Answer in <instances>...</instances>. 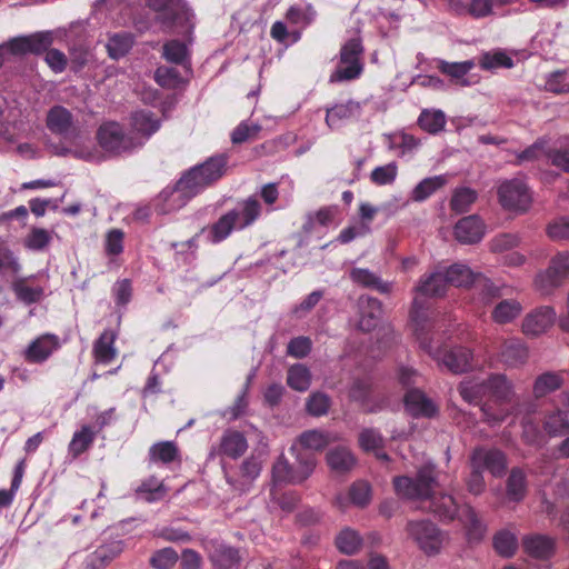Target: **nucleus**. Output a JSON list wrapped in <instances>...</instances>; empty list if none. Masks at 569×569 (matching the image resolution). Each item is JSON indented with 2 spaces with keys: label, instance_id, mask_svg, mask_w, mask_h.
<instances>
[{
  "label": "nucleus",
  "instance_id": "nucleus-1",
  "mask_svg": "<svg viewBox=\"0 0 569 569\" xmlns=\"http://www.w3.org/2000/svg\"><path fill=\"white\" fill-rule=\"evenodd\" d=\"M228 161L229 157L220 153L193 166L178 180L172 197L189 200L213 186L226 174Z\"/></svg>",
  "mask_w": 569,
  "mask_h": 569
},
{
  "label": "nucleus",
  "instance_id": "nucleus-2",
  "mask_svg": "<svg viewBox=\"0 0 569 569\" xmlns=\"http://www.w3.org/2000/svg\"><path fill=\"white\" fill-rule=\"evenodd\" d=\"M262 207L254 196H250L223 213L209 231L212 243L226 240L234 230H244L252 226L261 216Z\"/></svg>",
  "mask_w": 569,
  "mask_h": 569
},
{
  "label": "nucleus",
  "instance_id": "nucleus-3",
  "mask_svg": "<svg viewBox=\"0 0 569 569\" xmlns=\"http://www.w3.org/2000/svg\"><path fill=\"white\" fill-rule=\"evenodd\" d=\"M147 4L157 13L156 21L163 31L177 30L184 37L191 36L196 17L184 0H147Z\"/></svg>",
  "mask_w": 569,
  "mask_h": 569
},
{
  "label": "nucleus",
  "instance_id": "nucleus-4",
  "mask_svg": "<svg viewBox=\"0 0 569 569\" xmlns=\"http://www.w3.org/2000/svg\"><path fill=\"white\" fill-rule=\"evenodd\" d=\"M393 488L402 499L427 501L437 486V472L432 463L422 466L415 478L398 476L393 478Z\"/></svg>",
  "mask_w": 569,
  "mask_h": 569
},
{
  "label": "nucleus",
  "instance_id": "nucleus-5",
  "mask_svg": "<svg viewBox=\"0 0 569 569\" xmlns=\"http://www.w3.org/2000/svg\"><path fill=\"white\" fill-rule=\"evenodd\" d=\"M363 53L365 48L360 36L347 40L340 48L339 60L329 81L337 83L358 79L365 68Z\"/></svg>",
  "mask_w": 569,
  "mask_h": 569
},
{
  "label": "nucleus",
  "instance_id": "nucleus-6",
  "mask_svg": "<svg viewBox=\"0 0 569 569\" xmlns=\"http://www.w3.org/2000/svg\"><path fill=\"white\" fill-rule=\"evenodd\" d=\"M421 347L437 361L439 366H443L452 373H462L471 366L472 353L466 347H455L450 349H433L429 342H426L418 333Z\"/></svg>",
  "mask_w": 569,
  "mask_h": 569
},
{
  "label": "nucleus",
  "instance_id": "nucleus-7",
  "mask_svg": "<svg viewBox=\"0 0 569 569\" xmlns=\"http://www.w3.org/2000/svg\"><path fill=\"white\" fill-rule=\"evenodd\" d=\"M97 137L106 151L117 156L139 149V142H134L130 132L126 133L117 122L102 124Z\"/></svg>",
  "mask_w": 569,
  "mask_h": 569
},
{
  "label": "nucleus",
  "instance_id": "nucleus-8",
  "mask_svg": "<svg viewBox=\"0 0 569 569\" xmlns=\"http://www.w3.org/2000/svg\"><path fill=\"white\" fill-rule=\"evenodd\" d=\"M498 197L505 209L513 211L525 212L532 202L527 184L520 179L503 181L498 188Z\"/></svg>",
  "mask_w": 569,
  "mask_h": 569
},
{
  "label": "nucleus",
  "instance_id": "nucleus-9",
  "mask_svg": "<svg viewBox=\"0 0 569 569\" xmlns=\"http://www.w3.org/2000/svg\"><path fill=\"white\" fill-rule=\"evenodd\" d=\"M569 278V252L563 251L557 253L550 261L548 269L537 274L536 287L543 293L548 295L552 289L559 287Z\"/></svg>",
  "mask_w": 569,
  "mask_h": 569
},
{
  "label": "nucleus",
  "instance_id": "nucleus-10",
  "mask_svg": "<svg viewBox=\"0 0 569 569\" xmlns=\"http://www.w3.org/2000/svg\"><path fill=\"white\" fill-rule=\"evenodd\" d=\"M409 536L427 555L439 552L443 538L438 527L429 520L410 521L407 526Z\"/></svg>",
  "mask_w": 569,
  "mask_h": 569
},
{
  "label": "nucleus",
  "instance_id": "nucleus-11",
  "mask_svg": "<svg viewBox=\"0 0 569 569\" xmlns=\"http://www.w3.org/2000/svg\"><path fill=\"white\" fill-rule=\"evenodd\" d=\"M47 127L51 133L64 140L61 146L50 142L52 152L58 156H64L69 151L70 131H71V113L61 106L51 108L47 116Z\"/></svg>",
  "mask_w": 569,
  "mask_h": 569
},
{
  "label": "nucleus",
  "instance_id": "nucleus-12",
  "mask_svg": "<svg viewBox=\"0 0 569 569\" xmlns=\"http://www.w3.org/2000/svg\"><path fill=\"white\" fill-rule=\"evenodd\" d=\"M489 295L498 299L490 310V319L498 326H506L516 321L523 311L522 303L516 298H501L500 289L490 286Z\"/></svg>",
  "mask_w": 569,
  "mask_h": 569
},
{
  "label": "nucleus",
  "instance_id": "nucleus-13",
  "mask_svg": "<svg viewBox=\"0 0 569 569\" xmlns=\"http://www.w3.org/2000/svg\"><path fill=\"white\" fill-rule=\"evenodd\" d=\"M471 467L488 470L493 477H502L507 469V459L502 451L493 448H476L470 457Z\"/></svg>",
  "mask_w": 569,
  "mask_h": 569
},
{
  "label": "nucleus",
  "instance_id": "nucleus-14",
  "mask_svg": "<svg viewBox=\"0 0 569 569\" xmlns=\"http://www.w3.org/2000/svg\"><path fill=\"white\" fill-rule=\"evenodd\" d=\"M14 56L26 53H41L49 49L53 42V34L50 31L34 32L29 36H20L8 40Z\"/></svg>",
  "mask_w": 569,
  "mask_h": 569
},
{
  "label": "nucleus",
  "instance_id": "nucleus-15",
  "mask_svg": "<svg viewBox=\"0 0 569 569\" xmlns=\"http://www.w3.org/2000/svg\"><path fill=\"white\" fill-rule=\"evenodd\" d=\"M161 127V121L152 112L140 110L131 114L130 134L134 142H139V148L150 139Z\"/></svg>",
  "mask_w": 569,
  "mask_h": 569
},
{
  "label": "nucleus",
  "instance_id": "nucleus-16",
  "mask_svg": "<svg viewBox=\"0 0 569 569\" xmlns=\"http://www.w3.org/2000/svg\"><path fill=\"white\" fill-rule=\"evenodd\" d=\"M555 320L556 311L551 307H539L525 317L522 331L527 336H539L546 332Z\"/></svg>",
  "mask_w": 569,
  "mask_h": 569
},
{
  "label": "nucleus",
  "instance_id": "nucleus-17",
  "mask_svg": "<svg viewBox=\"0 0 569 569\" xmlns=\"http://www.w3.org/2000/svg\"><path fill=\"white\" fill-rule=\"evenodd\" d=\"M406 410L416 418H433L438 415V406L419 389H410L405 396Z\"/></svg>",
  "mask_w": 569,
  "mask_h": 569
},
{
  "label": "nucleus",
  "instance_id": "nucleus-18",
  "mask_svg": "<svg viewBox=\"0 0 569 569\" xmlns=\"http://www.w3.org/2000/svg\"><path fill=\"white\" fill-rule=\"evenodd\" d=\"M483 236L485 223L476 214L463 217L455 226V237L460 243H478L482 240Z\"/></svg>",
  "mask_w": 569,
  "mask_h": 569
},
{
  "label": "nucleus",
  "instance_id": "nucleus-19",
  "mask_svg": "<svg viewBox=\"0 0 569 569\" xmlns=\"http://www.w3.org/2000/svg\"><path fill=\"white\" fill-rule=\"evenodd\" d=\"M359 329L362 331H371L377 327L382 317V303L377 298L361 296L359 298Z\"/></svg>",
  "mask_w": 569,
  "mask_h": 569
},
{
  "label": "nucleus",
  "instance_id": "nucleus-20",
  "mask_svg": "<svg viewBox=\"0 0 569 569\" xmlns=\"http://www.w3.org/2000/svg\"><path fill=\"white\" fill-rule=\"evenodd\" d=\"M123 550L120 540H112L99 546L92 553L86 558L84 569H103Z\"/></svg>",
  "mask_w": 569,
  "mask_h": 569
},
{
  "label": "nucleus",
  "instance_id": "nucleus-21",
  "mask_svg": "<svg viewBox=\"0 0 569 569\" xmlns=\"http://www.w3.org/2000/svg\"><path fill=\"white\" fill-rule=\"evenodd\" d=\"M209 558L220 569H229L239 561L238 550L219 540H210L206 545Z\"/></svg>",
  "mask_w": 569,
  "mask_h": 569
},
{
  "label": "nucleus",
  "instance_id": "nucleus-22",
  "mask_svg": "<svg viewBox=\"0 0 569 569\" xmlns=\"http://www.w3.org/2000/svg\"><path fill=\"white\" fill-rule=\"evenodd\" d=\"M448 286L449 281L445 271L437 270L430 274L422 276L415 290L418 296L433 298L443 296Z\"/></svg>",
  "mask_w": 569,
  "mask_h": 569
},
{
  "label": "nucleus",
  "instance_id": "nucleus-23",
  "mask_svg": "<svg viewBox=\"0 0 569 569\" xmlns=\"http://www.w3.org/2000/svg\"><path fill=\"white\" fill-rule=\"evenodd\" d=\"M248 449V442L243 433L237 430H226L221 437L218 455L231 459L240 458Z\"/></svg>",
  "mask_w": 569,
  "mask_h": 569
},
{
  "label": "nucleus",
  "instance_id": "nucleus-24",
  "mask_svg": "<svg viewBox=\"0 0 569 569\" xmlns=\"http://www.w3.org/2000/svg\"><path fill=\"white\" fill-rule=\"evenodd\" d=\"M350 280L363 288L375 289L387 295L392 290V282L383 281L377 273L367 268H352L349 272Z\"/></svg>",
  "mask_w": 569,
  "mask_h": 569
},
{
  "label": "nucleus",
  "instance_id": "nucleus-25",
  "mask_svg": "<svg viewBox=\"0 0 569 569\" xmlns=\"http://www.w3.org/2000/svg\"><path fill=\"white\" fill-rule=\"evenodd\" d=\"M459 520L463 525L467 538L470 542H479L485 537L487 526L471 506L466 505L462 507L459 513Z\"/></svg>",
  "mask_w": 569,
  "mask_h": 569
},
{
  "label": "nucleus",
  "instance_id": "nucleus-26",
  "mask_svg": "<svg viewBox=\"0 0 569 569\" xmlns=\"http://www.w3.org/2000/svg\"><path fill=\"white\" fill-rule=\"evenodd\" d=\"M361 104L358 101L349 100L343 103L335 104L327 110L326 123L330 129H337L345 120L359 117Z\"/></svg>",
  "mask_w": 569,
  "mask_h": 569
},
{
  "label": "nucleus",
  "instance_id": "nucleus-27",
  "mask_svg": "<svg viewBox=\"0 0 569 569\" xmlns=\"http://www.w3.org/2000/svg\"><path fill=\"white\" fill-rule=\"evenodd\" d=\"M458 390L461 398L470 405H478L485 397H489L487 379L479 377L462 380Z\"/></svg>",
  "mask_w": 569,
  "mask_h": 569
},
{
  "label": "nucleus",
  "instance_id": "nucleus-28",
  "mask_svg": "<svg viewBox=\"0 0 569 569\" xmlns=\"http://www.w3.org/2000/svg\"><path fill=\"white\" fill-rule=\"evenodd\" d=\"M500 360L508 367H519L528 359V348L519 339H510L502 343Z\"/></svg>",
  "mask_w": 569,
  "mask_h": 569
},
{
  "label": "nucleus",
  "instance_id": "nucleus-29",
  "mask_svg": "<svg viewBox=\"0 0 569 569\" xmlns=\"http://www.w3.org/2000/svg\"><path fill=\"white\" fill-rule=\"evenodd\" d=\"M117 335L112 330H104L93 345V356L97 362L108 365L114 360L118 352L114 347Z\"/></svg>",
  "mask_w": 569,
  "mask_h": 569
},
{
  "label": "nucleus",
  "instance_id": "nucleus-30",
  "mask_svg": "<svg viewBox=\"0 0 569 569\" xmlns=\"http://www.w3.org/2000/svg\"><path fill=\"white\" fill-rule=\"evenodd\" d=\"M58 346L59 343L56 336L43 335L29 346L26 351V358L31 362L44 361Z\"/></svg>",
  "mask_w": 569,
  "mask_h": 569
},
{
  "label": "nucleus",
  "instance_id": "nucleus-31",
  "mask_svg": "<svg viewBox=\"0 0 569 569\" xmlns=\"http://www.w3.org/2000/svg\"><path fill=\"white\" fill-rule=\"evenodd\" d=\"M449 284L455 287H469L477 280L483 279L489 282L481 273L473 272L467 264L455 263L445 270Z\"/></svg>",
  "mask_w": 569,
  "mask_h": 569
},
{
  "label": "nucleus",
  "instance_id": "nucleus-32",
  "mask_svg": "<svg viewBox=\"0 0 569 569\" xmlns=\"http://www.w3.org/2000/svg\"><path fill=\"white\" fill-rule=\"evenodd\" d=\"M327 463L337 473L350 471L356 465V458L349 448L339 446L327 453Z\"/></svg>",
  "mask_w": 569,
  "mask_h": 569
},
{
  "label": "nucleus",
  "instance_id": "nucleus-33",
  "mask_svg": "<svg viewBox=\"0 0 569 569\" xmlns=\"http://www.w3.org/2000/svg\"><path fill=\"white\" fill-rule=\"evenodd\" d=\"M429 510L442 520L451 521L458 515V505L451 495L433 496L427 500Z\"/></svg>",
  "mask_w": 569,
  "mask_h": 569
},
{
  "label": "nucleus",
  "instance_id": "nucleus-34",
  "mask_svg": "<svg viewBox=\"0 0 569 569\" xmlns=\"http://www.w3.org/2000/svg\"><path fill=\"white\" fill-rule=\"evenodd\" d=\"M553 540L547 536L536 535L523 539V548L531 557L547 559L553 553Z\"/></svg>",
  "mask_w": 569,
  "mask_h": 569
},
{
  "label": "nucleus",
  "instance_id": "nucleus-35",
  "mask_svg": "<svg viewBox=\"0 0 569 569\" xmlns=\"http://www.w3.org/2000/svg\"><path fill=\"white\" fill-rule=\"evenodd\" d=\"M543 430L550 437H561L569 433V419L565 411L559 409L546 413L542 423Z\"/></svg>",
  "mask_w": 569,
  "mask_h": 569
},
{
  "label": "nucleus",
  "instance_id": "nucleus-36",
  "mask_svg": "<svg viewBox=\"0 0 569 569\" xmlns=\"http://www.w3.org/2000/svg\"><path fill=\"white\" fill-rule=\"evenodd\" d=\"M136 493L139 498L148 502H153L162 499L166 496L167 488L157 477L150 476L149 478L141 481V483L136 489Z\"/></svg>",
  "mask_w": 569,
  "mask_h": 569
},
{
  "label": "nucleus",
  "instance_id": "nucleus-37",
  "mask_svg": "<svg viewBox=\"0 0 569 569\" xmlns=\"http://www.w3.org/2000/svg\"><path fill=\"white\" fill-rule=\"evenodd\" d=\"M262 470V460L259 457L250 456L247 458L241 467V478L242 482L238 486L230 478H228V482L237 490L244 491V486L250 485L253 480H256Z\"/></svg>",
  "mask_w": 569,
  "mask_h": 569
},
{
  "label": "nucleus",
  "instance_id": "nucleus-38",
  "mask_svg": "<svg viewBox=\"0 0 569 569\" xmlns=\"http://www.w3.org/2000/svg\"><path fill=\"white\" fill-rule=\"evenodd\" d=\"M179 457V449L173 441H161L149 449V460L152 463L168 465Z\"/></svg>",
  "mask_w": 569,
  "mask_h": 569
},
{
  "label": "nucleus",
  "instance_id": "nucleus-39",
  "mask_svg": "<svg viewBox=\"0 0 569 569\" xmlns=\"http://www.w3.org/2000/svg\"><path fill=\"white\" fill-rule=\"evenodd\" d=\"M446 114L437 109H425L418 118L419 127L430 134L441 132L446 127Z\"/></svg>",
  "mask_w": 569,
  "mask_h": 569
},
{
  "label": "nucleus",
  "instance_id": "nucleus-40",
  "mask_svg": "<svg viewBox=\"0 0 569 569\" xmlns=\"http://www.w3.org/2000/svg\"><path fill=\"white\" fill-rule=\"evenodd\" d=\"M488 395L496 401H510L513 395L512 385L503 375H491L487 378Z\"/></svg>",
  "mask_w": 569,
  "mask_h": 569
},
{
  "label": "nucleus",
  "instance_id": "nucleus-41",
  "mask_svg": "<svg viewBox=\"0 0 569 569\" xmlns=\"http://www.w3.org/2000/svg\"><path fill=\"white\" fill-rule=\"evenodd\" d=\"M478 64L483 70L495 71L500 68H512L513 60L507 52L498 49L483 52L479 58Z\"/></svg>",
  "mask_w": 569,
  "mask_h": 569
},
{
  "label": "nucleus",
  "instance_id": "nucleus-42",
  "mask_svg": "<svg viewBox=\"0 0 569 569\" xmlns=\"http://www.w3.org/2000/svg\"><path fill=\"white\" fill-rule=\"evenodd\" d=\"M475 66L476 63L473 60H466L461 62L439 60L438 69L451 79L459 81L462 86H468L469 82L463 78L475 68Z\"/></svg>",
  "mask_w": 569,
  "mask_h": 569
},
{
  "label": "nucleus",
  "instance_id": "nucleus-43",
  "mask_svg": "<svg viewBox=\"0 0 569 569\" xmlns=\"http://www.w3.org/2000/svg\"><path fill=\"white\" fill-rule=\"evenodd\" d=\"M447 182L443 176L425 178L412 190L411 199L416 202H422L442 188Z\"/></svg>",
  "mask_w": 569,
  "mask_h": 569
},
{
  "label": "nucleus",
  "instance_id": "nucleus-44",
  "mask_svg": "<svg viewBox=\"0 0 569 569\" xmlns=\"http://www.w3.org/2000/svg\"><path fill=\"white\" fill-rule=\"evenodd\" d=\"M336 439L337 437L329 432L313 429L301 433L299 437V442L305 449L318 451L322 450Z\"/></svg>",
  "mask_w": 569,
  "mask_h": 569
},
{
  "label": "nucleus",
  "instance_id": "nucleus-45",
  "mask_svg": "<svg viewBox=\"0 0 569 569\" xmlns=\"http://www.w3.org/2000/svg\"><path fill=\"white\" fill-rule=\"evenodd\" d=\"M288 386L297 391H306L311 385L310 370L301 363L293 365L289 368L287 375Z\"/></svg>",
  "mask_w": 569,
  "mask_h": 569
},
{
  "label": "nucleus",
  "instance_id": "nucleus-46",
  "mask_svg": "<svg viewBox=\"0 0 569 569\" xmlns=\"http://www.w3.org/2000/svg\"><path fill=\"white\" fill-rule=\"evenodd\" d=\"M361 545L362 538L351 528L342 529L336 537V546L338 550L346 555L356 553L360 549Z\"/></svg>",
  "mask_w": 569,
  "mask_h": 569
},
{
  "label": "nucleus",
  "instance_id": "nucleus-47",
  "mask_svg": "<svg viewBox=\"0 0 569 569\" xmlns=\"http://www.w3.org/2000/svg\"><path fill=\"white\" fill-rule=\"evenodd\" d=\"M133 37L128 32L114 33L110 36L107 50L111 58L119 59L126 56L132 48Z\"/></svg>",
  "mask_w": 569,
  "mask_h": 569
},
{
  "label": "nucleus",
  "instance_id": "nucleus-48",
  "mask_svg": "<svg viewBox=\"0 0 569 569\" xmlns=\"http://www.w3.org/2000/svg\"><path fill=\"white\" fill-rule=\"evenodd\" d=\"M563 380L560 375L555 372H545L537 377L533 383V395L536 398L545 397L546 395L559 389Z\"/></svg>",
  "mask_w": 569,
  "mask_h": 569
},
{
  "label": "nucleus",
  "instance_id": "nucleus-49",
  "mask_svg": "<svg viewBox=\"0 0 569 569\" xmlns=\"http://www.w3.org/2000/svg\"><path fill=\"white\" fill-rule=\"evenodd\" d=\"M12 289L17 298L26 305L38 302L43 296V289L41 287L29 286L24 278L17 279L12 284Z\"/></svg>",
  "mask_w": 569,
  "mask_h": 569
},
{
  "label": "nucleus",
  "instance_id": "nucleus-50",
  "mask_svg": "<svg viewBox=\"0 0 569 569\" xmlns=\"http://www.w3.org/2000/svg\"><path fill=\"white\" fill-rule=\"evenodd\" d=\"M477 192L471 188H458L452 194L450 207L457 213L467 212L477 200Z\"/></svg>",
  "mask_w": 569,
  "mask_h": 569
},
{
  "label": "nucleus",
  "instance_id": "nucleus-51",
  "mask_svg": "<svg viewBox=\"0 0 569 569\" xmlns=\"http://www.w3.org/2000/svg\"><path fill=\"white\" fill-rule=\"evenodd\" d=\"M335 214L336 209L332 207H325L319 209L317 212L308 213L302 229L306 233H311L317 226L327 227L332 222Z\"/></svg>",
  "mask_w": 569,
  "mask_h": 569
},
{
  "label": "nucleus",
  "instance_id": "nucleus-52",
  "mask_svg": "<svg viewBox=\"0 0 569 569\" xmlns=\"http://www.w3.org/2000/svg\"><path fill=\"white\" fill-rule=\"evenodd\" d=\"M317 11L310 3L305 7L291 6L286 13V18L290 23L299 24L301 27L311 24L315 21Z\"/></svg>",
  "mask_w": 569,
  "mask_h": 569
},
{
  "label": "nucleus",
  "instance_id": "nucleus-53",
  "mask_svg": "<svg viewBox=\"0 0 569 569\" xmlns=\"http://www.w3.org/2000/svg\"><path fill=\"white\" fill-rule=\"evenodd\" d=\"M297 472L283 455H281L272 467V480L274 483H297Z\"/></svg>",
  "mask_w": 569,
  "mask_h": 569
},
{
  "label": "nucleus",
  "instance_id": "nucleus-54",
  "mask_svg": "<svg viewBox=\"0 0 569 569\" xmlns=\"http://www.w3.org/2000/svg\"><path fill=\"white\" fill-rule=\"evenodd\" d=\"M507 495L512 501H520L526 495V476L522 470L512 469L507 481Z\"/></svg>",
  "mask_w": 569,
  "mask_h": 569
},
{
  "label": "nucleus",
  "instance_id": "nucleus-55",
  "mask_svg": "<svg viewBox=\"0 0 569 569\" xmlns=\"http://www.w3.org/2000/svg\"><path fill=\"white\" fill-rule=\"evenodd\" d=\"M360 447L366 451H376V456L379 459L387 460L388 456L385 452H380L383 443L382 436L375 429H365L359 436Z\"/></svg>",
  "mask_w": 569,
  "mask_h": 569
},
{
  "label": "nucleus",
  "instance_id": "nucleus-56",
  "mask_svg": "<svg viewBox=\"0 0 569 569\" xmlns=\"http://www.w3.org/2000/svg\"><path fill=\"white\" fill-rule=\"evenodd\" d=\"M162 57L168 62L183 64L188 61V48L179 40H170L163 44Z\"/></svg>",
  "mask_w": 569,
  "mask_h": 569
},
{
  "label": "nucleus",
  "instance_id": "nucleus-57",
  "mask_svg": "<svg viewBox=\"0 0 569 569\" xmlns=\"http://www.w3.org/2000/svg\"><path fill=\"white\" fill-rule=\"evenodd\" d=\"M517 546L516 536L509 531H499L493 537V548L501 557L509 558L513 556Z\"/></svg>",
  "mask_w": 569,
  "mask_h": 569
},
{
  "label": "nucleus",
  "instance_id": "nucleus-58",
  "mask_svg": "<svg viewBox=\"0 0 569 569\" xmlns=\"http://www.w3.org/2000/svg\"><path fill=\"white\" fill-rule=\"evenodd\" d=\"M20 271L19 258L9 247L0 243V274L17 276Z\"/></svg>",
  "mask_w": 569,
  "mask_h": 569
},
{
  "label": "nucleus",
  "instance_id": "nucleus-59",
  "mask_svg": "<svg viewBox=\"0 0 569 569\" xmlns=\"http://www.w3.org/2000/svg\"><path fill=\"white\" fill-rule=\"evenodd\" d=\"M97 431L89 425H82L80 430L73 433V457L87 451L92 445Z\"/></svg>",
  "mask_w": 569,
  "mask_h": 569
},
{
  "label": "nucleus",
  "instance_id": "nucleus-60",
  "mask_svg": "<svg viewBox=\"0 0 569 569\" xmlns=\"http://www.w3.org/2000/svg\"><path fill=\"white\" fill-rule=\"evenodd\" d=\"M349 498L352 505L365 508L371 500V487L367 481L359 480L349 489Z\"/></svg>",
  "mask_w": 569,
  "mask_h": 569
},
{
  "label": "nucleus",
  "instance_id": "nucleus-61",
  "mask_svg": "<svg viewBox=\"0 0 569 569\" xmlns=\"http://www.w3.org/2000/svg\"><path fill=\"white\" fill-rule=\"evenodd\" d=\"M261 130L258 123H250L248 121L240 122L231 133V141L234 144H240L249 139H253Z\"/></svg>",
  "mask_w": 569,
  "mask_h": 569
},
{
  "label": "nucleus",
  "instance_id": "nucleus-62",
  "mask_svg": "<svg viewBox=\"0 0 569 569\" xmlns=\"http://www.w3.org/2000/svg\"><path fill=\"white\" fill-rule=\"evenodd\" d=\"M306 408L309 415L323 416L330 408V398L322 392H313L307 400Z\"/></svg>",
  "mask_w": 569,
  "mask_h": 569
},
{
  "label": "nucleus",
  "instance_id": "nucleus-63",
  "mask_svg": "<svg viewBox=\"0 0 569 569\" xmlns=\"http://www.w3.org/2000/svg\"><path fill=\"white\" fill-rule=\"evenodd\" d=\"M154 80L163 88L173 89L178 87L181 79L176 68L162 66L154 71Z\"/></svg>",
  "mask_w": 569,
  "mask_h": 569
},
{
  "label": "nucleus",
  "instance_id": "nucleus-64",
  "mask_svg": "<svg viewBox=\"0 0 569 569\" xmlns=\"http://www.w3.org/2000/svg\"><path fill=\"white\" fill-rule=\"evenodd\" d=\"M546 89L555 93L569 91V71H555L546 80Z\"/></svg>",
  "mask_w": 569,
  "mask_h": 569
}]
</instances>
